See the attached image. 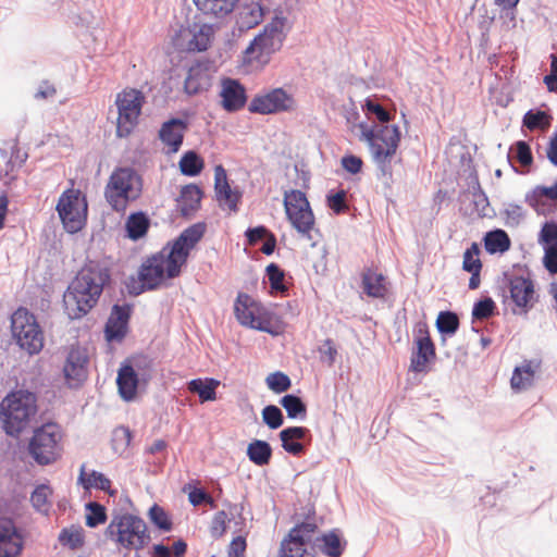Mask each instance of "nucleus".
<instances>
[{
	"label": "nucleus",
	"instance_id": "obj_19",
	"mask_svg": "<svg viewBox=\"0 0 557 557\" xmlns=\"http://www.w3.org/2000/svg\"><path fill=\"white\" fill-rule=\"evenodd\" d=\"M283 42H277V38L267 34L260 33L248 45L244 51V63H258L267 64L270 57L282 47Z\"/></svg>",
	"mask_w": 557,
	"mask_h": 557
},
{
	"label": "nucleus",
	"instance_id": "obj_35",
	"mask_svg": "<svg viewBox=\"0 0 557 557\" xmlns=\"http://www.w3.org/2000/svg\"><path fill=\"white\" fill-rule=\"evenodd\" d=\"M209 74L201 67L200 64H196L189 67L187 76L184 82V90L188 95H197L209 87Z\"/></svg>",
	"mask_w": 557,
	"mask_h": 557
},
{
	"label": "nucleus",
	"instance_id": "obj_38",
	"mask_svg": "<svg viewBox=\"0 0 557 557\" xmlns=\"http://www.w3.org/2000/svg\"><path fill=\"white\" fill-rule=\"evenodd\" d=\"M540 367V361L527 360L520 367H516L510 380L513 389H524L532 384L535 370Z\"/></svg>",
	"mask_w": 557,
	"mask_h": 557
},
{
	"label": "nucleus",
	"instance_id": "obj_13",
	"mask_svg": "<svg viewBox=\"0 0 557 557\" xmlns=\"http://www.w3.org/2000/svg\"><path fill=\"white\" fill-rule=\"evenodd\" d=\"M53 238H50V235L47 233V240L49 244V259H48V268L47 273L49 275L50 282L53 288H57L58 283L66 284L63 290V308L64 312L70 317V306L67 302V297L70 296V273L65 269V259L66 256L63 250L62 239L57 238L55 231L52 232Z\"/></svg>",
	"mask_w": 557,
	"mask_h": 557
},
{
	"label": "nucleus",
	"instance_id": "obj_11",
	"mask_svg": "<svg viewBox=\"0 0 557 557\" xmlns=\"http://www.w3.org/2000/svg\"><path fill=\"white\" fill-rule=\"evenodd\" d=\"M143 103L144 95L137 89H124L116 95L115 104L119 112L116 135L119 137H127L133 132L137 125Z\"/></svg>",
	"mask_w": 557,
	"mask_h": 557
},
{
	"label": "nucleus",
	"instance_id": "obj_47",
	"mask_svg": "<svg viewBox=\"0 0 557 557\" xmlns=\"http://www.w3.org/2000/svg\"><path fill=\"white\" fill-rule=\"evenodd\" d=\"M187 552V543L180 539L172 547L164 545L163 543L154 544L149 554L151 557H183Z\"/></svg>",
	"mask_w": 557,
	"mask_h": 557
},
{
	"label": "nucleus",
	"instance_id": "obj_27",
	"mask_svg": "<svg viewBox=\"0 0 557 557\" xmlns=\"http://www.w3.org/2000/svg\"><path fill=\"white\" fill-rule=\"evenodd\" d=\"M203 191L196 184H187L182 187L181 195L177 198L180 213L188 218L200 208Z\"/></svg>",
	"mask_w": 557,
	"mask_h": 557
},
{
	"label": "nucleus",
	"instance_id": "obj_36",
	"mask_svg": "<svg viewBox=\"0 0 557 557\" xmlns=\"http://www.w3.org/2000/svg\"><path fill=\"white\" fill-rule=\"evenodd\" d=\"M197 9L205 15L224 17L230 14L238 0H193Z\"/></svg>",
	"mask_w": 557,
	"mask_h": 557
},
{
	"label": "nucleus",
	"instance_id": "obj_25",
	"mask_svg": "<svg viewBox=\"0 0 557 557\" xmlns=\"http://www.w3.org/2000/svg\"><path fill=\"white\" fill-rule=\"evenodd\" d=\"M77 484L83 486L85 496L91 494V488L103 491L111 497H114L117 494V490L111 487L112 482L109 478L96 470H91L89 473H87L85 465L81 467Z\"/></svg>",
	"mask_w": 557,
	"mask_h": 557
},
{
	"label": "nucleus",
	"instance_id": "obj_21",
	"mask_svg": "<svg viewBox=\"0 0 557 557\" xmlns=\"http://www.w3.org/2000/svg\"><path fill=\"white\" fill-rule=\"evenodd\" d=\"M278 437L282 448L295 457L304 455L312 441L311 432L306 426H287L278 433Z\"/></svg>",
	"mask_w": 557,
	"mask_h": 557
},
{
	"label": "nucleus",
	"instance_id": "obj_5",
	"mask_svg": "<svg viewBox=\"0 0 557 557\" xmlns=\"http://www.w3.org/2000/svg\"><path fill=\"white\" fill-rule=\"evenodd\" d=\"M496 295L513 315H527L537 302L534 282L507 272L497 281Z\"/></svg>",
	"mask_w": 557,
	"mask_h": 557
},
{
	"label": "nucleus",
	"instance_id": "obj_54",
	"mask_svg": "<svg viewBox=\"0 0 557 557\" xmlns=\"http://www.w3.org/2000/svg\"><path fill=\"white\" fill-rule=\"evenodd\" d=\"M55 211L58 212L64 232L70 234V186L66 187L59 197Z\"/></svg>",
	"mask_w": 557,
	"mask_h": 557
},
{
	"label": "nucleus",
	"instance_id": "obj_28",
	"mask_svg": "<svg viewBox=\"0 0 557 557\" xmlns=\"http://www.w3.org/2000/svg\"><path fill=\"white\" fill-rule=\"evenodd\" d=\"M74 184L72 180V235L85 227L88 216L87 198Z\"/></svg>",
	"mask_w": 557,
	"mask_h": 557
},
{
	"label": "nucleus",
	"instance_id": "obj_41",
	"mask_svg": "<svg viewBox=\"0 0 557 557\" xmlns=\"http://www.w3.org/2000/svg\"><path fill=\"white\" fill-rule=\"evenodd\" d=\"M206 230L207 224L205 222H197L185 228L174 240L190 252L203 237Z\"/></svg>",
	"mask_w": 557,
	"mask_h": 557
},
{
	"label": "nucleus",
	"instance_id": "obj_42",
	"mask_svg": "<svg viewBox=\"0 0 557 557\" xmlns=\"http://www.w3.org/2000/svg\"><path fill=\"white\" fill-rule=\"evenodd\" d=\"M85 524L89 529H96L108 520L107 507L99 502L89 500L84 505Z\"/></svg>",
	"mask_w": 557,
	"mask_h": 557
},
{
	"label": "nucleus",
	"instance_id": "obj_63",
	"mask_svg": "<svg viewBox=\"0 0 557 557\" xmlns=\"http://www.w3.org/2000/svg\"><path fill=\"white\" fill-rule=\"evenodd\" d=\"M227 513L224 510L218 511L211 521L210 533L213 539H220L226 531Z\"/></svg>",
	"mask_w": 557,
	"mask_h": 557
},
{
	"label": "nucleus",
	"instance_id": "obj_9",
	"mask_svg": "<svg viewBox=\"0 0 557 557\" xmlns=\"http://www.w3.org/2000/svg\"><path fill=\"white\" fill-rule=\"evenodd\" d=\"M164 247L162 250L148 257L139 267L137 276L131 275L125 281L127 293L131 296H139L147 290L160 287L166 277V262L164 260Z\"/></svg>",
	"mask_w": 557,
	"mask_h": 557
},
{
	"label": "nucleus",
	"instance_id": "obj_52",
	"mask_svg": "<svg viewBox=\"0 0 557 557\" xmlns=\"http://www.w3.org/2000/svg\"><path fill=\"white\" fill-rule=\"evenodd\" d=\"M261 416L262 422L271 430H277L284 424L283 411L275 405H267Z\"/></svg>",
	"mask_w": 557,
	"mask_h": 557
},
{
	"label": "nucleus",
	"instance_id": "obj_59",
	"mask_svg": "<svg viewBox=\"0 0 557 557\" xmlns=\"http://www.w3.org/2000/svg\"><path fill=\"white\" fill-rule=\"evenodd\" d=\"M539 243L543 247L557 248V222H545L539 234Z\"/></svg>",
	"mask_w": 557,
	"mask_h": 557
},
{
	"label": "nucleus",
	"instance_id": "obj_3",
	"mask_svg": "<svg viewBox=\"0 0 557 557\" xmlns=\"http://www.w3.org/2000/svg\"><path fill=\"white\" fill-rule=\"evenodd\" d=\"M362 138L368 143L373 160L383 177L392 178V159L400 143V129L397 125H373L360 123Z\"/></svg>",
	"mask_w": 557,
	"mask_h": 557
},
{
	"label": "nucleus",
	"instance_id": "obj_15",
	"mask_svg": "<svg viewBox=\"0 0 557 557\" xmlns=\"http://www.w3.org/2000/svg\"><path fill=\"white\" fill-rule=\"evenodd\" d=\"M295 108V98L282 87L257 94L248 106L249 112L262 115L290 112Z\"/></svg>",
	"mask_w": 557,
	"mask_h": 557
},
{
	"label": "nucleus",
	"instance_id": "obj_55",
	"mask_svg": "<svg viewBox=\"0 0 557 557\" xmlns=\"http://www.w3.org/2000/svg\"><path fill=\"white\" fill-rule=\"evenodd\" d=\"M346 200L347 191L345 189L330 190L326 194V205L337 215L348 210Z\"/></svg>",
	"mask_w": 557,
	"mask_h": 557
},
{
	"label": "nucleus",
	"instance_id": "obj_51",
	"mask_svg": "<svg viewBox=\"0 0 557 557\" xmlns=\"http://www.w3.org/2000/svg\"><path fill=\"white\" fill-rule=\"evenodd\" d=\"M496 304L491 297H484L474 302L472 308V320H484L496 314Z\"/></svg>",
	"mask_w": 557,
	"mask_h": 557
},
{
	"label": "nucleus",
	"instance_id": "obj_53",
	"mask_svg": "<svg viewBox=\"0 0 557 557\" xmlns=\"http://www.w3.org/2000/svg\"><path fill=\"white\" fill-rule=\"evenodd\" d=\"M112 448L115 453H123L132 442V432L124 425L116 426L112 432Z\"/></svg>",
	"mask_w": 557,
	"mask_h": 557
},
{
	"label": "nucleus",
	"instance_id": "obj_44",
	"mask_svg": "<svg viewBox=\"0 0 557 557\" xmlns=\"http://www.w3.org/2000/svg\"><path fill=\"white\" fill-rule=\"evenodd\" d=\"M437 332L442 336H453L457 333L460 326L459 317L456 312L446 310L441 311L435 322ZM445 342V337L442 338Z\"/></svg>",
	"mask_w": 557,
	"mask_h": 557
},
{
	"label": "nucleus",
	"instance_id": "obj_18",
	"mask_svg": "<svg viewBox=\"0 0 557 557\" xmlns=\"http://www.w3.org/2000/svg\"><path fill=\"white\" fill-rule=\"evenodd\" d=\"M133 313V305L131 304H114L111 308L110 315L104 326V337L111 342H122L127 332L129 320Z\"/></svg>",
	"mask_w": 557,
	"mask_h": 557
},
{
	"label": "nucleus",
	"instance_id": "obj_43",
	"mask_svg": "<svg viewBox=\"0 0 557 557\" xmlns=\"http://www.w3.org/2000/svg\"><path fill=\"white\" fill-rule=\"evenodd\" d=\"M278 403L285 409L289 419H306L307 405L300 396L296 394H286L280 399Z\"/></svg>",
	"mask_w": 557,
	"mask_h": 557
},
{
	"label": "nucleus",
	"instance_id": "obj_16",
	"mask_svg": "<svg viewBox=\"0 0 557 557\" xmlns=\"http://www.w3.org/2000/svg\"><path fill=\"white\" fill-rule=\"evenodd\" d=\"M413 349L410 357V371L423 373L428 371V364L436 359L435 345L430 336L429 326L419 321L413 327Z\"/></svg>",
	"mask_w": 557,
	"mask_h": 557
},
{
	"label": "nucleus",
	"instance_id": "obj_33",
	"mask_svg": "<svg viewBox=\"0 0 557 557\" xmlns=\"http://www.w3.org/2000/svg\"><path fill=\"white\" fill-rule=\"evenodd\" d=\"M361 283L363 292L372 298L384 299L387 295L386 277L381 273L367 270L362 273Z\"/></svg>",
	"mask_w": 557,
	"mask_h": 557
},
{
	"label": "nucleus",
	"instance_id": "obj_26",
	"mask_svg": "<svg viewBox=\"0 0 557 557\" xmlns=\"http://www.w3.org/2000/svg\"><path fill=\"white\" fill-rule=\"evenodd\" d=\"M285 212L293 227L302 236L310 237V231L315 222L311 207H295L292 205Z\"/></svg>",
	"mask_w": 557,
	"mask_h": 557
},
{
	"label": "nucleus",
	"instance_id": "obj_46",
	"mask_svg": "<svg viewBox=\"0 0 557 557\" xmlns=\"http://www.w3.org/2000/svg\"><path fill=\"white\" fill-rule=\"evenodd\" d=\"M191 33L193 38L188 41V49L198 52L206 51L210 46L211 26L205 24L198 27L195 24Z\"/></svg>",
	"mask_w": 557,
	"mask_h": 557
},
{
	"label": "nucleus",
	"instance_id": "obj_7",
	"mask_svg": "<svg viewBox=\"0 0 557 557\" xmlns=\"http://www.w3.org/2000/svg\"><path fill=\"white\" fill-rule=\"evenodd\" d=\"M141 195V178L134 169L123 168L115 171L106 187L108 203L116 212H124L131 201Z\"/></svg>",
	"mask_w": 557,
	"mask_h": 557
},
{
	"label": "nucleus",
	"instance_id": "obj_32",
	"mask_svg": "<svg viewBox=\"0 0 557 557\" xmlns=\"http://www.w3.org/2000/svg\"><path fill=\"white\" fill-rule=\"evenodd\" d=\"M189 253L190 252L183 246L177 245V243L173 240L169 252H164L168 278H175L181 274L182 267L187 262Z\"/></svg>",
	"mask_w": 557,
	"mask_h": 557
},
{
	"label": "nucleus",
	"instance_id": "obj_31",
	"mask_svg": "<svg viewBox=\"0 0 557 557\" xmlns=\"http://www.w3.org/2000/svg\"><path fill=\"white\" fill-rule=\"evenodd\" d=\"M221 382L214 377H197L187 383L190 393L197 394L201 404L216 399V388Z\"/></svg>",
	"mask_w": 557,
	"mask_h": 557
},
{
	"label": "nucleus",
	"instance_id": "obj_49",
	"mask_svg": "<svg viewBox=\"0 0 557 557\" xmlns=\"http://www.w3.org/2000/svg\"><path fill=\"white\" fill-rule=\"evenodd\" d=\"M151 523L162 532H170L173 528L169 513L158 504H153L148 511Z\"/></svg>",
	"mask_w": 557,
	"mask_h": 557
},
{
	"label": "nucleus",
	"instance_id": "obj_10",
	"mask_svg": "<svg viewBox=\"0 0 557 557\" xmlns=\"http://www.w3.org/2000/svg\"><path fill=\"white\" fill-rule=\"evenodd\" d=\"M318 531L314 521L296 523L281 542V557H314L312 549L313 535Z\"/></svg>",
	"mask_w": 557,
	"mask_h": 557
},
{
	"label": "nucleus",
	"instance_id": "obj_6",
	"mask_svg": "<svg viewBox=\"0 0 557 557\" xmlns=\"http://www.w3.org/2000/svg\"><path fill=\"white\" fill-rule=\"evenodd\" d=\"M61 429L54 422L34 428L28 441L27 453L38 466H49L61 457Z\"/></svg>",
	"mask_w": 557,
	"mask_h": 557
},
{
	"label": "nucleus",
	"instance_id": "obj_24",
	"mask_svg": "<svg viewBox=\"0 0 557 557\" xmlns=\"http://www.w3.org/2000/svg\"><path fill=\"white\" fill-rule=\"evenodd\" d=\"M347 541L343 537L341 530L333 529L321 536L313 535L312 549H319L327 557H341L345 552Z\"/></svg>",
	"mask_w": 557,
	"mask_h": 557
},
{
	"label": "nucleus",
	"instance_id": "obj_17",
	"mask_svg": "<svg viewBox=\"0 0 557 557\" xmlns=\"http://www.w3.org/2000/svg\"><path fill=\"white\" fill-rule=\"evenodd\" d=\"M25 547V531L12 517H0V557H20Z\"/></svg>",
	"mask_w": 557,
	"mask_h": 557
},
{
	"label": "nucleus",
	"instance_id": "obj_64",
	"mask_svg": "<svg viewBox=\"0 0 557 557\" xmlns=\"http://www.w3.org/2000/svg\"><path fill=\"white\" fill-rule=\"evenodd\" d=\"M506 215V225L507 226H517L524 219V210L521 206L516 203H509L505 211Z\"/></svg>",
	"mask_w": 557,
	"mask_h": 557
},
{
	"label": "nucleus",
	"instance_id": "obj_23",
	"mask_svg": "<svg viewBox=\"0 0 557 557\" xmlns=\"http://www.w3.org/2000/svg\"><path fill=\"white\" fill-rule=\"evenodd\" d=\"M187 129V120L181 117H172L162 123L159 129V139L169 147L170 153H175L182 147Z\"/></svg>",
	"mask_w": 557,
	"mask_h": 557
},
{
	"label": "nucleus",
	"instance_id": "obj_30",
	"mask_svg": "<svg viewBox=\"0 0 557 557\" xmlns=\"http://www.w3.org/2000/svg\"><path fill=\"white\" fill-rule=\"evenodd\" d=\"M150 225L151 219L145 211L132 212L125 222L126 237L137 242L148 234Z\"/></svg>",
	"mask_w": 557,
	"mask_h": 557
},
{
	"label": "nucleus",
	"instance_id": "obj_8",
	"mask_svg": "<svg viewBox=\"0 0 557 557\" xmlns=\"http://www.w3.org/2000/svg\"><path fill=\"white\" fill-rule=\"evenodd\" d=\"M11 333L16 345L29 355L44 348V334L36 315L25 307H18L11 314Z\"/></svg>",
	"mask_w": 557,
	"mask_h": 557
},
{
	"label": "nucleus",
	"instance_id": "obj_12",
	"mask_svg": "<svg viewBox=\"0 0 557 557\" xmlns=\"http://www.w3.org/2000/svg\"><path fill=\"white\" fill-rule=\"evenodd\" d=\"M234 312L237 321L243 326L271 335L276 334L271 327L270 320L265 317L264 308L250 295L238 293L234 304Z\"/></svg>",
	"mask_w": 557,
	"mask_h": 557
},
{
	"label": "nucleus",
	"instance_id": "obj_29",
	"mask_svg": "<svg viewBox=\"0 0 557 557\" xmlns=\"http://www.w3.org/2000/svg\"><path fill=\"white\" fill-rule=\"evenodd\" d=\"M264 16V9L259 2L251 1L239 8L236 25L239 30H248L258 26Z\"/></svg>",
	"mask_w": 557,
	"mask_h": 557
},
{
	"label": "nucleus",
	"instance_id": "obj_60",
	"mask_svg": "<svg viewBox=\"0 0 557 557\" xmlns=\"http://www.w3.org/2000/svg\"><path fill=\"white\" fill-rule=\"evenodd\" d=\"M48 486L40 484L34 488L30 494V503L39 512H48Z\"/></svg>",
	"mask_w": 557,
	"mask_h": 557
},
{
	"label": "nucleus",
	"instance_id": "obj_22",
	"mask_svg": "<svg viewBox=\"0 0 557 557\" xmlns=\"http://www.w3.org/2000/svg\"><path fill=\"white\" fill-rule=\"evenodd\" d=\"M221 107L228 113L242 110L247 103L244 85L235 78L225 77L221 82Z\"/></svg>",
	"mask_w": 557,
	"mask_h": 557
},
{
	"label": "nucleus",
	"instance_id": "obj_56",
	"mask_svg": "<svg viewBox=\"0 0 557 557\" xmlns=\"http://www.w3.org/2000/svg\"><path fill=\"white\" fill-rule=\"evenodd\" d=\"M480 247L476 243H472L463 253L462 269L470 273L482 270V262L479 259Z\"/></svg>",
	"mask_w": 557,
	"mask_h": 557
},
{
	"label": "nucleus",
	"instance_id": "obj_2",
	"mask_svg": "<svg viewBox=\"0 0 557 557\" xmlns=\"http://www.w3.org/2000/svg\"><path fill=\"white\" fill-rule=\"evenodd\" d=\"M110 280L109 270L95 262H90L77 273L72 281V299L76 302V312L72 320L84 317L97 305L104 285Z\"/></svg>",
	"mask_w": 557,
	"mask_h": 557
},
{
	"label": "nucleus",
	"instance_id": "obj_62",
	"mask_svg": "<svg viewBox=\"0 0 557 557\" xmlns=\"http://www.w3.org/2000/svg\"><path fill=\"white\" fill-rule=\"evenodd\" d=\"M55 95V86L49 81L44 79L38 84L34 92V99L37 101H53Z\"/></svg>",
	"mask_w": 557,
	"mask_h": 557
},
{
	"label": "nucleus",
	"instance_id": "obj_1",
	"mask_svg": "<svg viewBox=\"0 0 557 557\" xmlns=\"http://www.w3.org/2000/svg\"><path fill=\"white\" fill-rule=\"evenodd\" d=\"M37 394L27 388H13L0 401L3 432L18 438L38 412Z\"/></svg>",
	"mask_w": 557,
	"mask_h": 557
},
{
	"label": "nucleus",
	"instance_id": "obj_14",
	"mask_svg": "<svg viewBox=\"0 0 557 557\" xmlns=\"http://www.w3.org/2000/svg\"><path fill=\"white\" fill-rule=\"evenodd\" d=\"M151 361L145 356H136L126 358L120 366L116 375V385L121 398L125 401L135 399L137 392L140 373L146 368L150 367Z\"/></svg>",
	"mask_w": 557,
	"mask_h": 557
},
{
	"label": "nucleus",
	"instance_id": "obj_45",
	"mask_svg": "<svg viewBox=\"0 0 557 557\" xmlns=\"http://www.w3.org/2000/svg\"><path fill=\"white\" fill-rule=\"evenodd\" d=\"M178 164L181 173L189 177L199 175L205 166L203 159L194 150L183 153Z\"/></svg>",
	"mask_w": 557,
	"mask_h": 557
},
{
	"label": "nucleus",
	"instance_id": "obj_37",
	"mask_svg": "<svg viewBox=\"0 0 557 557\" xmlns=\"http://www.w3.org/2000/svg\"><path fill=\"white\" fill-rule=\"evenodd\" d=\"M468 186L469 191L472 195L473 212H475L476 215L480 218L488 216L487 210L490 207V201L486 194L484 193L480 185L476 173L470 174Z\"/></svg>",
	"mask_w": 557,
	"mask_h": 557
},
{
	"label": "nucleus",
	"instance_id": "obj_58",
	"mask_svg": "<svg viewBox=\"0 0 557 557\" xmlns=\"http://www.w3.org/2000/svg\"><path fill=\"white\" fill-rule=\"evenodd\" d=\"M362 109L368 115H374L381 123L380 125H386V123L392 120V115L386 111V109L371 98H367L364 100Z\"/></svg>",
	"mask_w": 557,
	"mask_h": 557
},
{
	"label": "nucleus",
	"instance_id": "obj_57",
	"mask_svg": "<svg viewBox=\"0 0 557 557\" xmlns=\"http://www.w3.org/2000/svg\"><path fill=\"white\" fill-rule=\"evenodd\" d=\"M265 383L268 387L276 394L284 393L292 386L289 376L281 371L270 373L265 379Z\"/></svg>",
	"mask_w": 557,
	"mask_h": 557
},
{
	"label": "nucleus",
	"instance_id": "obj_61",
	"mask_svg": "<svg viewBox=\"0 0 557 557\" xmlns=\"http://www.w3.org/2000/svg\"><path fill=\"white\" fill-rule=\"evenodd\" d=\"M515 151L517 161L524 166H529L533 162V156L529 144L524 140H518L510 149Z\"/></svg>",
	"mask_w": 557,
	"mask_h": 557
},
{
	"label": "nucleus",
	"instance_id": "obj_34",
	"mask_svg": "<svg viewBox=\"0 0 557 557\" xmlns=\"http://www.w3.org/2000/svg\"><path fill=\"white\" fill-rule=\"evenodd\" d=\"M286 272L277 264L270 263L265 268V277L270 285V294L273 296H287L289 293V285L286 280Z\"/></svg>",
	"mask_w": 557,
	"mask_h": 557
},
{
	"label": "nucleus",
	"instance_id": "obj_50",
	"mask_svg": "<svg viewBox=\"0 0 557 557\" xmlns=\"http://www.w3.org/2000/svg\"><path fill=\"white\" fill-rule=\"evenodd\" d=\"M522 124L530 131L545 128L550 124V116L541 110H529L523 115Z\"/></svg>",
	"mask_w": 557,
	"mask_h": 557
},
{
	"label": "nucleus",
	"instance_id": "obj_48",
	"mask_svg": "<svg viewBox=\"0 0 557 557\" xmlns=\"http://www.w3.org/2000/svg\"><path fill=\"white\" fill-rule=\"evenodd\" d=\"M216 200L228 207L232 212L238 211V203L242 199V193L238 189H232L230 184H225L215 189Z\"/></svg>",
	"mask_w": 557,
	"mask_h": 557
},
{
	"label": "nucleus",
	"instance_id": "obj_4",
	"mask_svg": "<svg viewBox=\"0 0 557 557\" xmlns=\"http://www.w3.org/2000/svg\"><path fill=\"white\" fill-rule=\"evenodd\" d=\"M107 540L119 547L138 553L151 542L147 523L143 518L129 512L112 513L110 523L104 530Z\"/></svg>",
	"mask_w": 557,
	"mask_h": 557
},
{
	"label": "nucleus",
	"instance_id": "obj_39",
	"mask_svg": "<svg viewBox=\"0 0 557 557\" xmlns=\"http://www.w3.org/2000/svg\"><path fill=\"white\" fill-rule=\"evenodd\" d=\"M273 449L271 445L263 440H253L247 446L246 455L248 459L258 467L268 466L271 461Z\"/></svg>",
	"mask_w": 557,
	"mask_h": 557
},
{
	"label": "nucleus",
	"instance_id": "obj_20",
	"mask_svg": "<svg viewBox=\"0 0 557 557\" xmlns=\"http://www.w3.org/2000/svg\"><path fill=\"white\" fill-rule=\"evenodd\" d=\"M524 201L540 215L554 213L557 203V181L552 186H535L525 194Z\"/></svg>",
	"mask_w": 557,
	"mask_h": 557
},
{
	"label": "nucleus",
	"instance_id": "obj_40",
	"mask_svg": "<svg viewBox=\"0 0 557 557\" xmlns=\"http://www.w3.org/2000/svg\"><path fill=\"white\" fill-rule=\"evenodd\" d=\"M483 242L485 250L491 255L504 253L510 248L511 244L508 234L502 228L487 232L483 237Z\"/></svg>",
	"mask_w": 557,
	"mask_h": 557
}]
</instances>
